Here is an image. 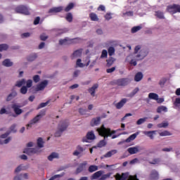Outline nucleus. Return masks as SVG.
Returning a JSON list of instances; mask_svg holds the SVG:
<instances>
[{
    "instance_id": "obj_1",
    "label": "nucleus",
    "mask_w": 180,
    "mask_h": 180,
    "mask_svg": "<svg viewBox=\"0 0 180 180\" xmlns=\"http://www.w3.org/2000/svg\"><path fill=\"white\" fill-rule=\"evenodd\" d=\"M97 131L99 136L104 137V139L100 141L98 143V147L100 148L106 146V141H105V139H107V137H109V136H112V134H115L116 133V131H111L110 128L105 127V125L103 124L100 128L97 129Z\"/></svg>"
},
{
    "instance_id": "obj_2",
    "label": "nucleus",
    "mask_w": 180,
    "mask_h": 180,
    "mask_svg": "<svg viewBox=\"0 0 180 180\" xmlns=\"http://www.w3.org/2000/svg\"><path fill=\"white\" fill-rule=\"evenodd\" d=\"M68 124L69 123L68 120L60 122L58 126V130L55 133V137H60L61 134H63V132L67 130V127H68Z\"/></svg>"
},
{
    "instance_id": "obj_3",
    "label": "nucleus",
    "mask_w": 180,
    "mask_h": 180,
    "mask_svg": "<svg viewBox=\"0 0 180 180\" xmlns=\"http://www.w3.org/2000/svg\"><path fill=\"white\" fill-rule=\"evenodd\" d=\"M78 41H79V38L70 39L68 37H65L63 39L59 40V44L60 46H70V44H76Z\"/></svg>"
},
{
    "instance_id": "obj_4",
    "label": "nucleus",
    "mask_w": 180,
    "mask_h": 180,
    "mask_svg": "<svg viewBox=\"0 0 180 180\" xmlns=\"http://www.w3.org/2000/svg\"><path fill=\"white\" fill-rule=\"evenodd\" d=\"M44 115H46V110L41 111L39 115L30 121L29 124H27V129L32 127L33 124H36V123H37V122H39Z\"/></svg>"
},
{
    "instance_id": "obj_5",
    "label": "nucleus",
    "mask_w": 180,
    "mask_h": 180,
    "mask_svg": "<svg viewBox=\"0 0 180 180\" xmlns=\"http://www.w3.org/2000/svg\"><path fill=\"white\" fill-rule=\"evenodd\" d=\"M167 11L169 13H172V15H174V13H180V5L172 4L167 6Z\"/></svg>"
},
{
    "instance_id": "obj_6",
    "label": "nucleus",
    "mask_w": 180,
    "mask_h": 180,
    "mask_svg": "<svg viewBox=\"0 0 180 180\" xmlns=\"http://www.w3.org/2000/svg\"><path fill=\"white\" fill-rule=\"evenodd\" d=\"M16 13H22V15H30V11L26 6L20 5L15 8Z\"/></svg>"
},
{
    "instance_id": "obj_7",
    "label": "nucleus",
    "mask_w": 180,
    "mask_h": 180,
    "mask_svg": "<svg viewBox=\"0 0 180 180\" xmlns=\"http://www.w3.org/2000/svg\"><path fill=\"white\" fill-rule=\"evenodd\" d=\"M129 84H130V79L129 78L118 79L115 81V85H117V86H126Z\"/></svg>"
},
{
    "instance_id": "obj_8",
    "label": "nucleus",
    "mask_w": 180,
    "mask_h": 180,
    "mask_svg": "<svg viewBox=\"0 0 180 180\" xmlns=\"http://www.w3.org/2000/svg\"><path fill=\"white\" fill-rule=\"evenodd\" d=\"M20 108H22V105H19L17 103L11 105V108L13 109L14 113H15V115L18 116L23 113V110L20 109Z\"/></svg>"
},
{
    "instance_id": "obj_9",
    "label": "nucleus",
    "mask_w": 180,
    "mask_h": 180,
    "mask_svg": "<svg viewBox=\"0 0 180 180\" xmlns=\"http://www.w3.org/2000/svg\"><path fill=\"white\" fill-rule=\"evenodd\" d=\"M143 148L136 146L135 147H131L127 149L128 153L131 154V155H133V154H137V153H140V151H142Z\"/></svg>"
},
{
    "instance_id": "obj_10",
    "label": "nucleus",
    "mask_w": 180,
    "mask_h": 180,
    "mask_svg": "<svg viewBox=\"0 0 180 180\" xmlns=\"http://www.w3.org/2000/svg\"><path fill=\"white\" fill-rule=\"evenodd\" d=\"M47 85H49V81L44 80L43 82H41V83L37 84V86L35 89L36 92H39V91H43L44 89V88H46V86H47Z\"/></svg>"
},
{
    "instance_id": "obj_11",
    "label": "nucleus",
    "mask_w": 180,
    "mask_h": 180,
    "mask_svg": "<svg viewBox=\"0 0 180 180\" xmlns=\"http://www.w3.org/2000/svg\"><path fill=\"white\" fill-rule=\"evenodd\" d=\"M95 134H94V132L91 131L86 134V138H83L82 141L84 143H88V140H95Z\"/></svg>"
},
{
    "instance_id": "obj_12",
    "label": "nucleus",
    "mask_w": 180,
    "mask_h": 180,
    "mask_svg": "<svg viewBox=\"0 0 180 180\" xmlns=\"http://www.w3.org/2000/svg\"><path fill=\"white\" fill-rule=\"evenodd\" d=\"M147 54H148V52L144 49H142L140 51L139 54L136 56V60H137L138 61L140 60H143L146 57H147Z\"/></svg>"
},
{
    "instance_id": "obj_13",
    "label": "nucleus",
    "mask_w": 180,
    "mask_h": 180,
    "mask_svg": "<svg viewBox=\"0 0 180 180\" xmlns=\"http://www.w3.org/2000/svg\"><path fill=\"white\" fill-rule=\"evenodd\" d=\"M86 165H88V162L86 161H84L82 163H80L76 169V174H81L82 171H85V168Z\"/></svg>"
},
{
    "instance_id": "obj_14",
    "label": "nucleus",
    "mask_w": 180,
    "mask_h": 180,
    "mask_svg": "<svg viewBox=\"0 0 180 180\" xmlns=\"http://www.w3.org/2000/svg\"><path fill=\"white\" fill-rule=\"evenodd\" d=\"M98 88H99V84H94L91 87L88 89L89 94H90L91 96H92L93 98L94 96H95V94Z\"/></svg>"
},
{
    "instance_id": "obj_15",
    "label": "nucleus",
    "mask_w": 180,
    "mask_h": 180,
    "mask_svg": "<svg viewBox=\"0 0 180 180\" xmlns=\"http://www.w3.org/2000/svg\"><path fill=\"white\" fill-rule=\"evenodd\" d=\"M23 153L25 154H27V155H33V154H36L37 153V148H27L24 149Z\"/></svg>"
},
{
    "instance_id": "obj_16",
    "label": "nucleus",
    "mask_w": 180,
    "mask_h": 180,
    "mask_svg": "<svg viewBox=\"0 0 180 180\" xmlns=\"http://www.w3.org/2000/svg\"><path fill=\"white\" fill-rule=\"evenodd\" d=\"M103 171L102 170H99L96 172H95L94 174H93L91 177L90 179L91 180H95V179H98V178H101V176H102V175H103Z\"/></svg>"
},
{
    "instance_id": "obj_17",
    "label": "nucleus",
    "mask_w": 180,
    "mask_h": 180,
    "mask_svg": "<svg viewBox=\"0 0 180 180\" xmlns=\"http://www.w3.org/2000/svg\"><path fill=\"white\" fill-rule=\"evenodd\" d=\"M29 179V174L27 173L21 174L14 177V180H26Z\"/></svg>"
},
{
    "instance_id": "obj_18",
    "label": "nucleus",
    "mask_w": 180,
    "mask_h": 180,
    "mask_svg": "<svg viewBox=\"0 0 180 180\" xmlns=\"http://www.w3.org/2000/svg\"><path fill=\"white\" fill-rule=\"evenodd\" d=\"M84 150L85 148H84V147L79 145L77 146V150L74 151L73 155L78 157V155L81 154V153H84Z\"/></svg>"
},
{
    "instance_id": "obj_19",
    "label": "nucleus",
    "mask_w": 180,
    "mask_h": 180,
    "mask_svg": "<svg viewBox=\"0 0 180 180\" xmlns=\"http://www.w3.org/2000/svg\"><path fill=\"white\" fill-rule=\"evenodd\" d=\"M63 9V6L53 7L52 8L49 9V13H58L59 12H61Z\"/></svg>"
},
{
    "instance_id": "obj_20",
    "label": "nucleus",
    "mask_w": 180,
    "mask_h": 180,
    "mask_svg": "<svg viewBox=\"0 0 180 180\" xmlns=\"http://www.w3.org/2000/svg\"><path fill=\"white\" fill-rule=\"evenodd\" d=\"M127 103V98H122L120 102L115 105L117 109H122V106H124V104Z\"/></svg>"
},
{
    "instance_id": "obj_21",
    "label": "nucleus",
    "mask_w": 180,
    "mask_h": 180,
    "mask_svg": "<svg viewBox=\"0 0 180 180\" xmlns=\"http://www.w3.org/2000/svg\"><path fill=\"white\" fill-rule=\"evenodd\" d=\"M143 133L145 134V136H148V137H149L151 140H153L154 134L157 133V131H144Z\"/></svg>"
},
{
    "instance_id": "obj_22",
    "label": "nucleus",
    "mask_w": 180,
    "mask_h": 180,
    "mask_svg": "<svg viewBox=\"0 0 180 180\" xmlns=\"http://www.w3.org/2000/svg\"><path fill=\"white\" fill-rule=\"evenodd\" d=\"M101 123V117H97L96 118H93L90 122L91 126H98Z\"/></svg>"
},
{
    "instance_id": "obj_23",
    "label": "nucleus",
    "mask_w": 180,
    "mask_h": 180,
    "mask_svg": "<svg viewBox=\"0 0 180 180\" xmlns=\"http://www.w3.org/2000/svg\"><path fill=\"white\" fill-rule=\"evenodd\" d=\"M16 96H18V93L16 91H13L12 93L8 94L6 101V102H11V101H12V99H13L14 98H16Z\"/></svg>"
},
{
    "instance_id": "obj_24",
    "label": "nucleus",
    "mask_w": 180,
    "mask_h": 180,
    "mask_svg": "<svg viewBox=\"0 0 180 180\" xmlns=\"http://www.w3.org/2000/svg\"><path fill=\"white\" fill-rule=\"evenodd\" d=\"M82 54V49L76 50L73 52L72 55V58H77V57H81Z\"/></svg>"
},
{
    "instance_id": "obj_25",
    "label": "nucleus",
    "mask_w": 180,
    "mask_h": 180,
    "mask_svg": "<svg viewBox=\"0 0 180 180\" xmlns=\"http://www.w3.org/2000/svg\"><path fill=\"white\" fill-rule=\"evenodd\" d=\"M139 132H136L135 134H133L130 135L126 140L125 143H130L131 141H133V140H135V139L139 136Z\"/></svg>"
},
{
    "instance_id": "obj_26",
    "label": "nucleus",
    "mask_w": 180,
    "mask_h": 180,
    "mask_svg": "<svg viewBox=\"0 0 180 180\" xmlns=\"http://www.w3.org/2000/svg\"><path fill=\"white\" fill-rule=\"evenodd\" d=\"M117 153V150H112L108 151L107 153H105L103 157L104 158H110V157H112V155H115V154Z\"/></svg>"
},
{
    "instance_id": "obj_27",
    "label": "nucleus",
    "mask_w": 180,
    "mask_h": 180,
    "mask_svg": "<svg viewBox=\"0 0 180 180\" xmlns=\"http://www.w3.org/2000/svg\"><path fill=\"white\" fill-rule=\"evenodd\" d=\"M2 65L4 67H12V65H13V62H11V59H5L2 62Z\"/></svg>"
},
{
    "instance_id": "obj_28",
    "label": "nucleus",
    "mask_w": 180,
    "mask_h": 180,
    "mask_svg": "<svg viewBox=\"0 0 180 180\" xmlns=\"http://www.w3.org/2000/svg\"><path fill=\"white\" fill-rule=\"evenodd\" d=\"M143 79V73L141 72H137L134 77V81L136 82H140Z\"/></svg>"
},
{
    "instance_id": "obj_29",
    "label": "nucleus",
    "mask_w": 180,
    "mask_h": 180,
    "mask_svg": "<svg viewBox=\"0 0 180 180\" xmlns=\"http://www.w3.org/2000/svg\"><path fill=\"white\" fill-rule=\"evenodd\" d=\"M89 18L91 20H92L93 22H98L99 20V18H98V15H96V13H91L89 14Z\"/></svg>"
},
{
    "instance_id": "obj_30",
    "label": "nucleus",
    "mask_w": 180,
    "mask_h": 180,
    "mask_svg": "<svg viewBox=\"0 0 180 180\" xmlns=\"http://www.w3.org/2000/svg\"><path fill=\"white\" fill-rule=\"evenodd\" d=\"M150 179L154 180L158 179V172L156 170H152L150 172Z\"/></svg>"
},
{
    "instance_id": "obj_31",
    "label": "nucleus",
    "mask_w": 180,
    "mask_h": 180,
    "mask_svg": "<svg viewBox=\"0 0 180 180\" xmlns=\"http://www.w3.org/2000/svg\"><path fill=\"white\" fill-rule=\"evenodd\" d=\"M116 61V59L112 56H110L107 60V67H111V65H113V63Z\"/></svg>"
},
{
    "instance_id": "obj_32",
    "label": "nucleus",
    "mask_w": 180,
    "mask_h": 180,
    "mask_svg": "<svg viewBox=\"0 0 180 180\" xmlns=\"http://www.w3.org/2000/svg\"><path fill=\"white\" fill-rule=\"evenodd\" d=\"M161 112H168V109L167 108V107H165L164 105L159 106L157 108V112L161 113Z\"/></svg>"
},
{
    "instance_id": "obj_33",
    "label": "nucleus",
    "mask_w": 180,
    "mask_h": 180,
    "mask_svg": "<svg viewBox=\"0 0 180 180\" xmlns=\"http://www.w3.org/2000/svg\"><path fill=\"white\" fill-rule=\"evenodd\" d=\"M44 141H43V138H39L37 139V146L39 148H43L44 147Z\"/></svg>"
},
{
    "instance_id": "obj_34",
    "label": "nucleus",
    "mask_w": 180,
    "mask_h": 180,
    "mask_svg": "<svg viewBox=\"0 0 180 180\" xmlns=\"http://www.w3.org/2000/svg\"><path fill=\"white\" fill-rule=\"evenodd\" d=\"M155 16L158 18V19H164V13L160 11H155Z\"/></svg>"
},
{
    "instance_id": "obj_35",
    "label": "nucleus",
    "mask_w": 180,
    "mask_h": 180,
    "mask_svg": "<svg viewBox=\"0 0 180 180\" xmlns=\"http://www.w3.org/2000/svg\"><path fill=\"white\" fill-rule=\"evenodd\" d=\"M54 158H58V154L56 153H52L49 156H48V160L49 161H53Z\"/></svg>"
},
{
    "instance_id": "obj_36",
    "label": "nucleus",
    "mask_w": 180,
    "mask_h": 180,
    "mask_svg": "<svg viewBox=\"0 0 180 180\" xmlns=\"http://www.w3.org/2000/svg\"><path fill=\"white\" fill-rule=\"evenodd\" d=\"M89 172L92 173L95 171H98V166L96 165H90L88 169Z\"/></svg>"
},
{
    "instance_id": "obj_37",
    "label": "nucleus",
    "mask_w": 180,
    "mask_h": 180,
    "mask_svg": "<svg viewBox=\"0 0 180 180\" xmlns=\"http://www.w3.org/2000/svg\"><path fill=\"white\" fill-rule=\"evenodd\" d=\"M149 99H153V101H156V99H158V94L155 93H150L148 94Z\"/></svg>"
},
{
    "instance_id": "obj_38",
    "label": "nucleus",
    "mask_w": 180,
    "mask_h": 180,
    "mask_svg": "<svg viewBox=\"0 0 180 180\" xmlns=\"http://www.w3.org/2000/svg\"><path fill=\"white\" fill-rule=\"evenodd\" d=\"M37 58V54L33 53L27 57L28 61H34Z\"/></svg>"
},
{
    "instance_id": "obj_39",
    "label": "nucleus",
    "mask_w": 180,
    "mask_h": 180,
    "mask_svg": "<svg viewBox=\"0 0 180 180\" xmlns=\"http://www.w3.org/2000/svg\"><path fill=\"white\" fill-rule=\"evenodd\" d=\"M25 84H26V80L25 79H22L17 82L15 86L20 88V86H22V85H25Z\"/></svg>"
},
{
    "instance_id": "obj_40",
    "label": "nucleus",
    "mask_w": 180,
    "mask_h": 180,
    "mask_svg": "<svg viewBox=\"0 0 180 180\" xmlns=\"http://www.w3.org/2000/svg\"><path fill=\"white\" fill-rule=\"evenodd\" d=\"M9 46L6 44H0V51H6Z\"/></svg>"
},
{
    "instance_id": "obj_41",
    "label": "nucleus",
    "mask_w": 180,
    "mask_h": 180,
    "mask_svg": "<svg viewBox=\"0 0 180 180\" xmlns=\"http://www.w3.org/2000/svg\"><path fill=\"white\" fill-rule=\"evenodd\" d=\"M110 175H112V173H108L106 174H103L101 178H99L98 180H106L109 178H110Z\"/></svg>"
},
{
    "instance_id": "obj_42",
    "label": "nucleus",
    "mask_w": 180,
    "mask_h": 180,
    "mask_svg": "<svg viewBox=\"0 0 180 180\" xmlns=\"http://www.w3.org/2000/svg\"><path fill=\"white\" fill-rule=\"evenodd\" d=\"M159 135L161 137H164L165 136H172V134H171V132L168 131H163L162 132L159 133Z\"/></svg>"
},
{
    "instance_id": "obj_43",
    "label": "nucleus",
    "mask_w": 180,
    "mask_h": 180,
    "mask_svg": "<svg viewBox=\"0 0 180 180\" xmlns=\"http://www.w3.org/2000/svg\"><path fill=\"white\" fill-rule=\"evenodd\" d=\"M20 94L22 95H26L27 94V87L26 86H23L20 89Z\"/></svg>"
},
{
    "instance_id": "obj_44",
    "label": "nucleus",
    "mask_w": 180,
    "mask_h": 180,
    "mask_svg": "<svg viewBox=\"0 0 180 180\" xmlns=\"http://www.w3.org/2000/svg\"><path fill=\"white\" fill-rule=\"evenodd\" d=\"M115 54V48L113 46H110L108 48V56L110 57H112Z\"/></svg>"
},
{
    "instance_id": "obj_45",
    "label": "nucleus",
    "mask_w": 180,
    "mask_h": 180,
    "mask_svg": "<svg viewBox=\"0 0 180 180\" xmlns=\"http://www.w3.org/2000/svg\"><path fill=\"white\" fill-rule=\"evenodd\" d=\"M72 8H74V4L73 3H70L69 4L67 7L65 8V12H70V11H71V9H72Z\"/></svg>"
},
{
    "instance_id": "obj_46",
    "label": "nucleus",
    "mask_w": 180,
    "mask_h": 180,
    "mask_svg": "<svg viewBox=\"0 0 180 180\" xmlns=\"http://www.w3.org/2000/svg\"><path fill=\"white\" fill-rule=\"evenodd\" d=\"M139 30H141V26H136L131 28V33H137Z\"/></svg>"
},
{
    "instance_id": "obj_47",
    "label": "nucleus",
    "mask_w": 180,
    "mask_h": 180,
    "mask_svg": "<svg viewBox=\"0 0 180 180\" xmlns=\"http://www.w3.org/2000/svg\"><path fill=\"white\" fill-rule=\"evenodd\" d=\"M81 59H77V62H76V65L77 67H79V68H84V67H85V65L82 63H81Z\"/></svg>"
},
{
    "instance_id": "obj_48",
    "label": "nucleus",
    "mask_w": 180,
    "mask_h": 180,
    "mask_svg": "<svg viewBox=\"0 0 180 180\" xmlns=\"http://www.w3.org/2000/svg\"><path fill=\"white\" fill-rule=\"evenodd\" d=\"M66 20L68 22H72V14L71 13H68L67 15H66V18H65Z\"/></svg>"
},
{
    "instance_id": "obj_49",
    "label": "nucleus",
    "mask_w": 180,
    "mask_h": 180,
    "mask_svg": "<svg viewBox=\"0 0 180 180\" xmlns=\"http://www.w3.org/2000/svg\"><path fill=\"white\" fill-rule=\"evenodd\" d=\"M158 127L159 129H162V127L163 128L168 127V122H162L160 124H158Z\"/></svg>"
},
{
    "instance_id": "obj_50",
    "label": "nucleus",
    "mask_w": 180,
    "mask_h": 180,
    "mask_svg": "<svg viewBox=\"0 0 180 180\" xmlns=\"http://www.w3.org/2000/svg\"><path fill=\"white\" fill-rule=\"evenodd\" d=\"M49 103H50V100L47 101L46 103H40L38 106V109H41V108H46V106H47Z\"/></svg>"
},
{
    "instance_id": "obj_51",
    "label": "nucleus",
    "mask_w": 180,
    "mask_h": 180,
    "mask_svg": "<svg viewBox=\"0 0 180 180\" xmlns=\"http://www.w3.org/2000/svg\"><path fill=\"white\" fill-rule=\"evenodd\" d=\"M146 120H147V117L141 118L137 120L136 124L138 125L143 124V123H144Z\"/></svg>"
},
{
    "instance_id": "obj_52",
    "label": "nucleus",
    "mask_w": 180,
    "mask_h": 180,
    "mask_svg": "<svg viewBox=\"0 0 180 180\" xmlns=\"http://www.w3.org/2000/svg\"><path fill=\"white\" fill-rule=\"evenodd\" d=\"M108 57V51L103 49L101 53V58H106Z\"/></svg>"
},
{
    "instance_id": "obj_53",
    "label": "nucleus",
    "mask_w": 180,
    "mask_h": 180,
    "mask_svg": "<svg viewBox=\"0 0 180 180\" xmlns=\"http://www.w3.org/2000/svg\"><path fill=\"white\" fill-rule=\"evenodd\" d=\"M139 91H140V89H139V87L135 88L132 92L129 94V96L133 97L134 96V95H136V94H137V92H139Z\"/></svg>"
},
{
    "instance_id": "obj_54",
    "label": "nucleus",
    "mask_w": 180,
    "mask_h": 180,
    "mask_svg": "<svg viewBox=\"0 0 180 180\" xmlns=\"http://www.w3.org/2000/svg\"><path fill=\"white\" fill-rule=\"evenodd\" d=\"M165 82H167V79L163 77L160 80L159 85H160V86H164V85H165Z\"/></svg>"
},
{
    "instance_id": "obj_55",
    "label": "nucleus",
    "mask_w": 180,
    "mask_h": 180,
    "mask_svg": "<svg viewBox=\"0 0 180 180\" xmlns=\"http://www.w3.org/2000/svg\"><path fill=\"white\" fill-rule=\"evenodd\" d=\"M11 140H12L11 137L6 139L4 141L0 139V144H8Z\"/></svg>"
},
{
    "instance_id": "obj_56",
    "label": "nucleus",
    "mask_w": 180,
    "mask_h": 180,
    "mask_svg": "<svg viewBox=\"0 0 180 180\" xmlns=\"http://www.w3.org/2000/svg\"><path fill=\"white\" fill-rule=\"evenodd\" d=\"M160 161H161V159H160V158H155V159L153 160L152 162H150V164L155 165V164L160 163Z\"/></svg>"
},
{
    "instance_id": "obj_57",
    "label": "nucleus",
    "mask_w": 180,
    "mask_h": 180,
    "mask_svg": "<svg viewBox=\"0 0 180 180\" xmlns=\"http://www.w3.org/2000/svg\"><path fill=\"white\" fill-rule=\"evenodd\" d=\"M32 85H33V82L32 79H28L26 82V87L27 88H32Z\"/></svg>"
},
{
    "instance_id": "obj_58",
    "label": "nucleus",
    "mask_w": 180,
    "mask_h": 180,
    "mask_svg": "<svg viewBox=\"0 0 180 180\" xmlns=\"http://www.w3.org/2000/svg\"><path fill=\"white\" fill-rule=\"evenodd\" d=\"M33 81H34V82L37 84V82H39V81H40V76H39V75H34L33 77Z\"/></svg>"
},
{
    "instance_id": "obj_59",
    "label": "nucleus",
    "mask_w": 180,
    "mask_h": 180,
    "mask_svg": "<svg viewBox=\"0 0 180 180\" xmlns=\"http://www.w3.org/2000/svg\"><path fill=\"white\" fill-rule=\"evenodd\" d=\"M10 131H11L12 133H16V124H13V125H11V127H10Z\"/></svg>"
},
{
    "instance_id": "obj_60",
    "label": "nucleus",
    "mask_w": 180,
    "mask_h": 180,
    "mask_svg": "<svg viewBox=\"0 0 180 180\" xmlns=\"http://www.w3.org/2000/svg\"><path fill=\"white\" fill-rule=\"evenodd\" d=\"M115 70H116V68L115 67H112L111 68L107 69L106 70V72L108 74H112V72H114V71H115Z\"/></svg>"
},
{
    "instance_id": "obj_61",
    "label": "nucleus",
    "mask_w": 180,
    "mask_h": 180,
    "mask_svg": "<svg viewBox=\"0 0 180 180\" xmlns=\"http://www.w3.org/2000/svg\"><path fill=\"white\" fill-rule=\"evenodd\" d=\"M48 39H49V37L46 36V35L44 34L40 35V39H41L42 41H46V40Z\"/></svg>"
},
{
    "instance_id": "obj_62",
    "label": "nucleus",
    "mask_w": 180,
    "mask_h": 180,
    "mask_svg": "<svg viewBox=\"0 0 180 180\" xmlns=\"http://www.w3.org/2000/svg\"><path fill=\"white\" fill-rule=\"evenodd\" d=\"M21 37L22 39H25V37H30V33L29 32H25L23 34H21Z\"/></svg>"
},
{
    "instance_id": "obj_63",
    "label": "nucleus",
    "mask_w": 180,
    "mask_h": 180,
    "mask_svg": "<svg viewBox=\"0 0 180 180\" xmlns=\"http://www.w3.org/2000/svg\"><path fill=\"white\" fill-rule=\"evenodd\" d=\"M40 23V17H37L34 20V25H39Z\"/></svg>"
},
{
    "instance_id": "obj_64",
    "label": "nucleus",
    "mask_w": 180,
    "mask_h": 180,
    "mask_svg": "<svg viewBox=\"0 0 180 180\" xmlns=\"http://www.w3.org/2000/svg\"><path fill=\"white\" fill-rule=\"evenodd\" d=\"M105 6L103 5H100L98 8H97V11H102L103 12L105 11Z\"/></svg>"
}]
</instances>
